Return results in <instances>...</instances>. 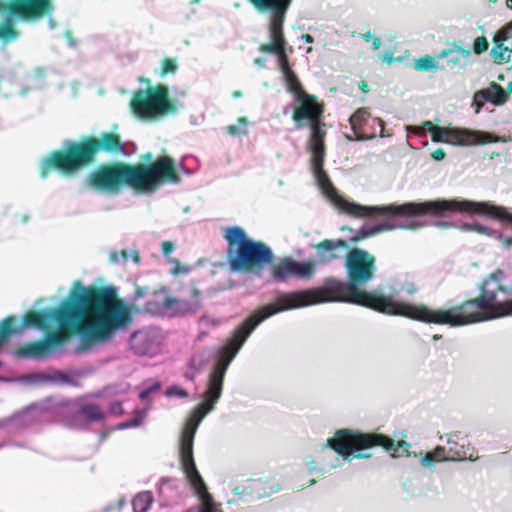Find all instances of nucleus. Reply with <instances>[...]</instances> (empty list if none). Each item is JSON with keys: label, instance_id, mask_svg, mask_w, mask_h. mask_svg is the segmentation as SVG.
<instances>
[{"label": "nucleus", "instance_id": "603ef678", "mask_svg": "<svg viewBox=\"0 0 512 512\" xmlns=\"http://www.w3.org/2000/svg\"><path fill=\"white\" fill-rule=\"evenodd\" d=\"M238 123L242 124L243 126H246L248 123V120L245 117H240V118H238Z\"/></svg>", "mask_w": 512, "mask_h": 512}, {"label": "nucleus", "instance_id": "f257e3e1", "mask_svg": "<svg viewBox=\"0 0 512 512\" xmlns=\"http://www.w3.org/2000/svg\"><path fill=\"white\" fill-rule=\"evenodd\" d=\"M134 307L117 296L112 286L82 287L79 282L70 292L68 300L58 308L29 310L20 326L15 327L16 317H6L0 325V346L13 333L28 327L48 330L57 322V331H75L87 343H107L114 335L126 330L132 323Z\"/></svg>", "mask_w": 512, "mask_h": 512}, {"label": "nucleus", "instance_id": "39448f33", "mask_svg": "<svg viewBox=\"0 0 512 512\" xmlns=\"http://www.w3.org/2000/svg\"><path fill=\"white\" fill-rule=\"evenodd\" d=\"M126 145L119 133L101 132L96 135H82L78 140H67L62 149L52 151L40 165V176L45 178L55 170L63 175L72 176L81 169L96 163L98 155H121Z\"/></svg>", "mask_w": 512, "mask_h": 512}, {"label": "nucleus", "instance_id": "0eeeda50", "mask_svg": "<svg viewBox=\"0 0 512 512\" xmlns=\"http://www.w3.org/2000/svg\"><path fill=\"white\" fill-rule=\"evenodd\" d=\"M276 313L277 310H274L272 305H264L255 310L235 328L232 336L222 347L219 359L213 366L209 375L207 388L204 393V402L212 406L215 405L222 394L224 377L231 361L237 355L255 328L265 319Z\"/></svg>", "mask_w": 512, "mask_h": 512}, {"label": "nucleus", "instance_id": "cd10ccee", "mask_svg": "<svg viewBox=\"0 0 512 512\" xmlns=\"http://www.w3.org/2000/svg\"><path fill=\"white\" fill-rule=\"evenodd\" d=\"M153 503V496L150 492H141L132 500L134 512H147Z\"/></svg>", "mask_w": 512, "mask_h": 512}, {"label": "nucleus", "instance_id": "4468645a", "mask_svg": "<svg viewBox=\"0 0 512 512\" xmlns=\"http://www.w3.org/2000/svg\"><path fill=\"white\" fill-rule=\"evenodd\" d=\"M270 266L271 275L278 282H284L290 278L309 280L316 272V262L314 260L298 262L292 257L280 258Z\"/></svg>", "mask_w": 512, "mask_h": 512}, {"label": "nucleus", "instance_id": "c03bdc74", "mask_svg": "<svg viewBox=\"0 0 512 512\" xmlns=\"http://www.w3.org/2000/svg\"><path fill=\"white\" fill-rule=\"evenodd\" d=\"M129 256H130V255H129V252H128L127 250H122V251L120 252V258L122 259V261H123L124 263H127V262H128V260H129Z\"/></svg>", "mask_w": 512, "mask_h": 512}, {"label": "nucleus", "instance_id": "7ed1b4c3", "mask_svg": "<svg viewBox=\"0 0 512 512\" xmlns=\"http://www.w3.org/2000/svg\"><path fill=\"white\" fill-rule=\"evenodd\" d=\"M501 269L489 274L480 284L478 297L468 299L449 309H431L423 303L409 302L404 318L414 321L461 327L492 319L512 316L508 301H498V293H508L510 288L501 280Z\"/></svg>", "mask_w": 512, "mask_h": 512}, {"label": "nucleus", "instance_id": "1a4fd4ad", "mask_svg": "<svg viewBox=\"0 0 512 512\" xmlns=\"http://www.w3.org/2000/svg\"><path fill=\"white\" fill-rule=\"evenodd\" d=\"M224 239L228 243L227 263L233 272L259 274L274 262L271 248L248 237L239 226L226 228Z\"/></svg>", "mask_w": 512, "mask_h": 512}, {"label": "nucleus", "instance_id": "5fc2aeb1", "mask_svg": "<svg viewBox=\"0 0 512 512\" xmlns=\"http://www.w3.org/2000/svg\"><path fill=\"white\" fill-rule=\"evenodd\" d=\"M505 244H506L507 246H512V237L507 238V239L505 240Z\"/></svg>", "mask_w": 512, "mask_h": 512}, {"label": "nucleus", "instance_id": "bf43d9fd", "mask_svg": "<svg viewBox=\"0 0 512 512\" xmlns=\"http://www.w3.org/2000/svg\"><path fill=\"white\" fill-rule=\"evenodd\" d=\"M150 158H151V155H150V154H146V155L143 157V159H144V160H149Z\"/></svg>", "mask_w": 512, "mask_h": 512}, {"label": "nucleus", "instance_id": "4d7b16f0", "mask_svg": "<svg viewBox=\"0 0 512 512\" xmlns=\"http://www.w3.org/2000/svg\"><path fill=\"white\" fill-rule=\"evenodd\" d=\"M506 5L508 8L512 9V0H507Z\"/></svg>", "mask_w": 512, "mask_h": 512}, {"label": "nucleus", "instance_id": "864d4df0", "mask_svg": "<svg viewBox=\"0 0 512 512\" xmlns=\"http://www.w3.org/2000/svg\"><path fill=\"white\" fill-rule=\"evenodd\" d=\"M133 260H134L136 263H139V262H140V256H139V253H138V252H134V254H133Z\"/></svg>", "mask_w": 512, "mask_h": 512}, {"label": "nucleus", "instance_id": "a878e982", "mask_svg": "<svg viewBox=\"0 0 512 512\" xmlns=\"http://www.w3.org/2000/svg\"><path fill=\"white\" fill-rule=\"evenodd\" d=\"M448 461L446 448L437 446L433 451L427 452L421 459L423 466L432 467L436 462Z\"/></svg>", "mask_w": 512, "mask_h": 512}, {"label": "nucleus", "instance_id": "49530a36", "mask_svg": "<svg viewBox=\"0 0 512 512\" xmlns=\"http://www.w3.org/2000/svg\"><path fill=\"white\" fill-rule=\"evenodd\" d=\"M372 40H373V49H374V50L379 49V47H380V45H381V41H380V39H379V38H377V37H373V39H372Z\"/></svg>", "mask_w": 512, "mask_h": 512}, {"label": "nucleus", "instance_id": "2f4dec72", "mask_svg": "<svg viewBox=\"0 0 512 512\" xmlns=\"http://www.w3.org/2000/svg\"><path fill=\"white\" fill-rule=\"evenodd\" d=\"M18 35V32L13 27V25L10 22H6L2 25H0V39L2 40H11L16 38Z\"/></svg>", "mask_w": 512, "mask_h": 512}, {"label": "nucleus", "instance_id": "8fccbe9b", "mask_svg": "<svg viewBox=\"0 0 512 512\" xmlns=\"http://www.w3.org/2000/svg\"><path fill=\"white\" fill-rule=\"evenodd\" d=\"M254 63H255L256 65H258V66L263 67V66H264V64H265V59H263V58H256V59L254 60Z\"/></svg>", "mask_w": 512, "mask_h": 512}, {"label": "nucleus", "instance_id": "c756f323", "mask_svg": "<svg viewBox=\"0 0 512 512\" xmlns=\"http://www.w3.org/2000/svg\"><path fill=\"white\" fill-rule=\"evenodd\" d=\"M81 413L89 421H100L104 418V413L96 404H87L81 408Z\"/></svg>", "mask_w": 512, "mask_h": 512}, {"label": "nucleus", "instance_id": "e433bc0d", "mask_svg": "<svg viewBox=\"0 0 512 512\" xmlns=\"http://www.w3.org/2000/svg\"><path fill=\"white\" fill-rule=\"evenodd\" d=\"M465 229L475 231L484 235H491V229L482 224H466Z\"/></svg>", "mask_w": 512, "mask_h": 512}, {"label": "nucleus", "instance_id": "ea45409f", "mask_svg": "<svg viewBox=\"0 0 512 512\" xmlns=\"http://www.w3.org/2000/svg\"><path fill=\"white\" fill-rule=\"evenodd\" d=\"M431 156L436 161H441L445 158L446 152L443 148H437L431 153Z\"/></svg>", "mask_w": 512, "mask_h": 512}, {"label": "nucleus", "instance_id": "7c9ffc66", "mask_svg": "<svg viewBox=\"0 0 512 512\" xmlns=\"http://www.w3.org/2000/svg\"><path fill=\"white\" fill-rule=\"evenodd\" d=\"M178 70V65L175 59L173 58H164L162 60L161 68L159 71V75L164 77L168 74H175Z\"/></svg>", "mask_w": 512, "mask_h": 512}, {"label": "nucleus", "instance_id": "72a5a7b5", "mask_svg": "<svg viewBox=\"0 0 512 512\" xmlns=\"http://www.w3.org/2000/svg\"><path fill=\"white\" fill-rule=\"evenodd\" d=\"M268 54H275L278 56V62L282 73H286L287 71L292 70L289 65V60L285 49H282L281 52H268Z\"/></svg>", "mask_w": 512, "mask_h": 512}, {"label": "nucleus", "instance_id": "6e6552de", "mask_svg": "<svg viewBox=\"0 0 512 512\" xmlns=\"http://www.w3.org/2000/svg\"><path fill=\"white\" fill-rule=\"evenodd\" d=\"M213 408L214 406L203 401L194 409L182 430L180 439L181 468L200 501L198 506L192 507L186 512H218L217 505L197 470L193 456V443L196 430L205 415Z\"/></svg>", "mask_w": 512, "mask_h": 512}, {"label": "nucleus", "instance_id": "412c9836", "mask_svg": "<svg viewBox=\"0 0 512 512\" xmlns=\"http://www.w3.org/2000/svg\"><path fill=\"white\" fill-rule=\"evenodd\" d=\"M509 97V91H506L500 84L491 82L489 87L477 91L474 94V104L476 112H479L483 106V101L490 102L496 106L504 104Z\"/></svg>", "mask_w": 512, "mask_h": 512}, {"label": "nucleus", "instance_id": "79ce46f5", "mask_svg": "<svg viewBox=\"0 0 512 512\" xmlns=\"http://www.w3.org/2000/svg\"><path fill=\"white\" fill-rule=\"evenodd\" d=\"M174 250V244L169 241H165L162 243V252L164 255L168 256Z\"/></svg>", "mask_w": 512, "mask_h": 512}, {"label": "nucleus", "instance_id": "a211bd4d", "mask_svg": "<svg viewBox=\"0 0 512 512\" xmlns=\"http://www.w3.org/2000/svg\"><path fill=\"white\" fill-rule=\"evenodd\" d=\"M351 129L354 137L347 136V139L352 141L368 140L374 137L375 132L369 130L370 123L372 126L377 125L382 133L384 130V121L381 118H372L367 108L357 109L349 119Z\"/></svg>", "mask_w": 512, "mask_h": 512}, {"label": "nucleus", "instance_id": "f8f14e48", "mask_svg": "<svg viewBox=\"0 0 512 512\" xmlns=\"http://www.w3.org/2000/svg\"><path fill=\"white\" fill-rule=\"evenodd\" d=\"M423 125L430 132L432 141L437 143L443 142L452 145L470 146L497 141V138L488 132L440 127L430 121H426Z\"/></svg>", "mask_w": 512, "mask_h": 512}, {"label": "nucleus", "instance_id": "4c0bfd02", "mask_svg": "<svg viewBox=\"0 0 512 512\" xmlns=\"http://www.w3.org/2000/svg\"><path fill=\"white\" fill-rule=\"evenodd\" d=\"M293 0H248L249 3L260 2L264 5V3L270 4H279V5H288L290 6Z\"/></svg>", "mask_w": 512, "mask_h": 512}, {"label": "nucleus", "instance_id": "58836bf2", "mask_svg": "<svg viewBox=\"0 0 512 512\" xmlns=\"http://www.w3.org/2000/svg\"><path fill=\"white\" fill-rule=\"evenodd\" d=\"M226 131L228 134L232 135V136H236V135H240V134H246L247 133V130H241L238 128L237 125H229L226 127Z\"/></svg>", "mask_w": 512, "mask_h": 512}, {"label": "nucleus", "instance_id": "f03ea898", "mask_svg": "<svg viewBox=\"0 0 512 512\" xmlns=\"http://www.w3.org/2000/svg\"><path fill=\"white\" fill-rule=\"evenodd\" d=\"M345 268L347 281L330 277L325 279L323 286L319 288L283 294L271 304L273 309L279 313L325 302H346L385 315L404 317L408 301H398L391 295L369 292L359 287L374 278L376 259L372 254L364 249L352 248L346 254Z\"/></svg>", "mask_w": 512, "mask_h": 512}, {"label": "nucleus", "instance_id": "b1692460", "mask_svg": "<svg viewBox=\"0 0 512 512\" xmlns=\"http://www.w3.org/2000/svg\"><path fill=\"white\" fill-rule=\"evenodd\" d=\"M470 50L461 47L459 43H455L453 48L441 51L436 57L438 59L447 58L448 65L456 68H464L467 66L470 57Z\"/></svg>", "mask_w": 512, "mask_h": 512}, {"label": "nucleus", "instance_id": "aec40b11", "mask_svg": "<svg viewBox=\"0 0 512 512\" xmlns=\"http://www.w3.org/2000/svg\"><path fill=\"white\" fill-rule=\"evenodd\" d=\"M313 247L317 251L319 261L326 264L339 260L342 257L339 251H346L348 243L344 239H324Z\"/></svg>", "mask_w": 512, "mask_h": 512}, {"label": "nucleus", "instance_id": "37998d69", "mask_svg": "<svg viewBox=\"0 0 512 512\" xmlns=\"http://www.w3.org/2000/svg\"><path fill=\"white\" fill-rule=\"evenodd\" d=\"M109 259H110V262H112V263L119 262V260H120V253L116 252V251L111 252L110 256H109Z\"/></svg>", "mask_w": 512, "mask_h": 512}, {"label": "nucleus", "instance_id": "6e6d98bb", "mask_svg": "<svg viewBox=\"0 0 512 512\" xmlns=\"http://www.w3.org/2000/svg\"><path fill=\"white\" fill-rule=\"evenodd\" d=\"M433 340L437 341V340H440L442 338V335H438V334H435L433 335Z\"/></svg>", "mask_w": 512, "mask_h": 512}, {"label": "nucleus", "instance_id": "ddd939ff", "mask_svg": "<svg viewBox=\"0 0 512 512\" xmlns=\"http://www.w3.org/2000/svg\"><path fill=\"white\" fill-rule=\"evenodd\" d=\"M259 12H269L270 18L268 23L270 43L261 44L259 51L262 53L281 52L286 47V39L284 36L283 26L286 19V13L290 6L270 4L260 2L250 3Z\"/></svg>", "mask_w": 512, "mask_h": 512}, {"label": "nucleus", "instance_id": "20e7f679", "mask_svg": "<svg viewBox=\"0 0 512 512\" xmlns=\"http://www.w3.org/2000/svg\"><path fill=\"white\" fill-rule=\"evenodd\" d=\"M174 160L160 156L152 163L130 164L112 161L100 164L86 178V185L98 192L116 195L124 188L136 193H153L164 183H178Z\"/></svg>", "mask_w": 512, "mask_h": 512}, {"label": "nucleus", "instance_id": "a19ab883", "mask_svg": "<svg viewBox=\"0 0 512 512\" xmlns=\"http://www.w3.org/2000/svg\"><path fill=\"white\" fill-rule=\"evenodd\" d=\"M158 388H159V384H156L152 387H149V388L141 391L139 394L140 399H142V400L147 399L149 397V395L151 394V392L157 390Z\"/></svg>", "mask_w": 512, "mask_h": 512}, {"label": "nucleus", "instance_id": "423d86ee", "mask_svg": "<svg viewBox=\"0 0 512 512\" xmlns=\"http://www.w3.org/2000/svg\"><path fill=\"white\" fill-rule=\"evenodd\" d=\"M311 169L316 183L321 192L327 197L340 213H345L354 218H368L375 216L386 217H418L425 216L427 201L425 202H407L404 204H389L383 206H363L351 202L341 195L333 185L329 175L324 170V161L311 162Z\"/></svg>", "mask_w": 512, "mask_h": 512}, {"label": "nucleus", "instance_id": "6ab92c4d", "mask_svg": "<svg viewBox=\"0 0 512 512\" xmlns=\"http://www.w3.org/2000/svg\"><path fill=\"white\" fill-rule=\"evenodd\" d=\"M446 454L448 461H475L478 459L476 449L465 439L458 441L459 436L456 433L448 434Z\"/></svg>", "mask_w": 512, "mask_h": 512}, {"label": "nucleus", "instance_id": "bb28decb", "mask_svg": "<svg viewBox=\"0 0 512 512\" xmlns=\"http://www.w3.org/2000/svg\"><path fill=\"white\" fill-rule=\"evenodd\" d=\"M283 78L286 83L287 90L294 94L295 98L302 95V93H306L298 79V76L293 70L283 73Z\"/></svg>", "mask_w": 512, "mask_h": 512}, {"label": "nucleus", "instance_id": "a18cd8bd", "mask_svg": "<svg viewBox=\"0 0 512 512\" xmlns=\"http://www.w3.org/2000/svg\"><path fill=\"white\" fill-rule=\"evenodd\" d=\"M359 88H360L363 92H365V93H367V92L369 91V86H368L367 82H365V81H361V82L359 83Z\"/></svg>", "mask_w": 512, "mask_h": 512}, {"label": "nucleus", "instance_id": "09e8293b", "mask_svg": "<svg viewBox=\"0 0 512 512\" xmlns=\"http://www.w3.org/2000/svg\"><path fill=\"white\" fill-rule=\"evenodd\" d=\"M177 302L176 299L173 298H166L165 300V306L166 307H172Z\"/></svg>", "mask_w": 512, "mask_h": 512}, {"label": "nucleus", "instance_id": "9b49d317", "mask_svg": "<svg viewBox=\"0 0 512 512\" xmlns=\"http://www.w3.org/2000/svg\"><path fill=\"white\" fill-rule=\"evenodd\" d=\"M130 108L141 119H157L177 111V103L169 96V89L163 84L137 89L133 92Z\"/></svg>", "mask_w": 512, "mask_h": 512}, {"label": "nucleus", "instance_id": "5701e85b", "mask_svg": "<svg viewBox=\"0 0 512 512\" xmlns=\"http://www.w3.org/2000/svg\"><path fill=\"white\" fill-rule=\"evenodd\" d=\"M323 124H317L310 126V138L308 142L309 150L312 154L311 162L324 161L325 159V143L324 139L326 131L323 129Z\"/></svg>", "mask_w": 512, "mask_h": 512}, {"label": "nucleus", "instance_id": "f3484780", "mask_svg": "<svg viewBox=\"0 0 512 512\" xmlns=\"http://www.w3.org/2000/svg\"><path fill=\"white\" fill-rule=\"evenodd\" d=\"M295 99L299 106L294 109L292 119L297 127H302L305 121H308L310 126L323 124L324 104L319 103L315 95L306 92Z\"/></svg>", "mask_w": 512, "mask_h": 512}, {"label": "nucleus", "instance_id": "13d9d810", "mask_svg": "<svg viewBox=\"0 0 512 512\" xmlns=\"http://www.w3.org/2000/svg\"><path fill=\"white\" fill-rule=\"evenodd\" d=\"M241 94H242V93H241L240 91H235V92L233 93V96H234V97H240V96H241Z\"/></svg>", "mask_w": 512, "mask_h": 512}, {"label": "nucleus", "instance_id": "3c124183", "mask_svg": "<svg viewBox=\"0 0 512 512\" xmlns=\"http://www.w3.org/2000/svg\"><path fill=\"white\" fill-rule=\"evenodd\" d=\"M362 37L366 40V41H370L373 39V35L371 32H367V33H364L362 34Z\"/></svg>", "mask_w": 512, "mask_h": 512}, {"label": "nucleus", "instance_id": "393cba45", "mask_svg": "<svg viewBox=\"0 0 512 512\" xmlns=\"http://www.w3.org/2000/svg\"><path fill=\"white\" fill-rule=\"evenodd\" d=\"M405 226L400 225L396 223L393 220H386L382 223H379L377 225H374L372 227L366 228L362 227L359 231L356 232V234L351 237L350 242L353 244H356L360 242L361 240L368 238L370 236L376 235L383 231H390L397 228H404Z\"/></svg>", "mask_w": 512, "mask_h": 512}, {"label": "nucleus", "instance_id": "680f3d73", "mask_svg": "<svg viewBox=\"0 0 512 512\" xmlns=\"http://www.w3.org/2000/svg\"><path fill=\"white\" fill-rule=\"evenodd\" d=\"M491 2H496V0H490Z\"/></svg>", "mask_w": 512, "mask_h": 512}, {"label": "nucleus", "instance_id": "2eb2a0df", "mask_svg": "<svg viewBox=\"0 0 512 512\" xmlns=\"http://www.w3.org/2000/svg\"><path fill=\"white\" fill-rule=\"evenodd\" d=\"M75 331H48L43 340L29 342L17 348L16 354L22 358L43 359L50 355L54 348L64 344L69 335Z\"/></svg>", "mask_w": 512, "mask_h": 512}, {"label": "nucleus", "instance_id": "9d476101", "mask_svg": "<svg viewBox=\"0 0 512 512\" xmlns=\"http://www.w3.org/2000/svg\"><path fill=\"white\" fill-rule=\"evenodd\" d=\"M374 447H382L396 458L409 455L410 444L404 440L394 441L389 436L380 433L339 429L333 437L327 439L324 445V448L332 449L344 459H349L351 456L357 459L370 457V454L361 453V451Z\"/></svg>", "mask_w": 512, "mask_h": 512}, {"label": "nucleus", "instance_id": "f704fd0d", "mask_svg": "<svg viewBox=\"0 0 512 512\" xmlns=\"http://www.w3.org/2000/svg\"><path fill=\"white\" fill-rule=\"evenodd\" d=\"M400 291L407 295H414L418 292L419 288L417 284L412 280H407L400 285Z\"/></svg>", "mask_w": 512, "mask_h": 512}, {"label": "nucleus", "instance_id": "c85d7f7f", "mask_svg": "<svg viewBox=\"0 0 512 512\" xmlns=\"http://www.w3.org/2000/svg\"><path fill=\"white\" fill-rule=\"evenodd\" d=\"M414 68L418 71H436L438 66L435 61V57L425 55L415 60Z\"/></svg>", "mask_w": 512, "mask_h": 512}, {"label": "nucleus", "instance_id": "473e14b6", "mask_svg": "<svg viewBox=\"0 0 512 512\" xmlns=\"http://www.w3.org/2000/svg\"><path fill=\"white\" fill-rule=\"evenodd\" d=\"M489 42L485 36L477 37L473 42V51L475 54H482L488 50Z\"/></svg>", "mask_w": 512, "mask_h": 512}, {"label": "nucleus", "instance_id": "dca6fc26", "mask_svg": "<svg viewBox=\"0 0 512 512\" xmlns=\"http://www.w3.org/2000/svg\"><path fill=\"white\" fill-rule=\"evenodd\" d=\"M53 9L52 0H0V12L21 19L40 18Z\"/></svg>", "mask_w": 512, "mask_h": 512}, {"label": "nucleus", "instance_id": "de8ad7c7", "mask_svg": "<svg viewBox=\"0 0 512 512\" xmlns=\"http://www.w3.org/2000/svg\"><path fill=\"white\" fill-rule=\"evenodd\" d=\"M302 39H303L306 43H313V41H314V38H313L310 34H303V35H302Z\"/></svg>", "mask_w": 512, "mask_h": 512}, {"label": "nucleus", "instance_id": "052dcab7", "mask_svg": "<svg viewBox=\"0 0 512 512\" xmlns=\"http://www.w3.org/2000/svg\"><path fill=\"white\" fill-rule=\"evenodd\" d=\"M511 90H512V82H509V84H508V90H507V91H509V92H510Z\"/></svg>", "mask_w": 512, "mask_h": 512}, {"label": "nucleus", "instance_id": "4be33fe9", "mask_svg": "<svg viewBox=\"0 0 512 512\" xmlns=\"http://www.w3.org/2000/svg\"><path fill=\"white\" fill-rule=\"evenodd\" d=\"M512 31V24L499 30L493 38L494 46L491 49V57L494 62L502 64L510 61L512 50L504 44L509 39Z\"/></svg>", "mask_w": 512, "mask_h": 512}, {"label": "nucleus", "instance_id": "c9c22d12", "mask_svg": "<svg viewBox=\"0 0 512 512\" xmlns=\"http://www.w3.org/2000/svg\"><path fill=\"white\" fill-rule=\"evenodd\" d=\"M166 395L169 397L176 396V397L186 398V397H188V392L186 390H184L183 388L174 385V386H170L167 388Z\"/></svg>", "mask_w": 512, "mask_h": 512}]
</instances>
